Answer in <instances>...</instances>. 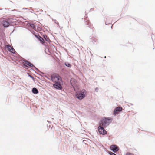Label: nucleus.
<instances>
[{"instance_id":"nucleus-1","label":"nucleus","mask_w":155,"mask_h":155,"mask_svg":"<svg viewBox=\"0 0 155 155\" xmlns=\"http://www.w3.org/2000/svg\"><path fill=\"white\" fill-rule=\"evenodd\" d=\"M87 92L85 90H82L80 92H76L75 95L76 98L79 100H82L85 97Z\"/></svg>"},{"instance_id":"nucleus-2","label":"nucleus","mask_w":155,"mask_h":155,"mask_svg":"<svg viewBox=\"0 0 155 155\" xmlns=\"http://www.w3.org/2000/svg\"><path fill=\"white\" fill-rule=\"evenodd\" d=\"M111 119L110 118H104L100 121V125L104 127H105L109 125L110 123Z\"/></svg>"},{"instance_id":"nucleus-3","label":"nucleus","mask_w":155,"mask_h":155,"mask_svg":"<svg viewBox=\"0 0 155 155\" xmlns=\"http://www.w3.org/2000/svg\"><path fill=\"white\" fill-rule=\"evenodd\" d=\"M51 79L52 81L55 83L58 82H62L61 77L57 74H54L52 75L51 76Z\"/></svg>"},{"instance_id":"nucleus-4","label":"nucleus","mask_w":155,"mask_h":155,"mask_svg":"<svg viewBox=\"0 0 155 155\" xmlns=\"http://www.w3.org/2000/svg\"><path fill=\"white\" fill-rule=\"evenodd\" d=\"M71 84L73 86L74 91L79 89V86L78 84L77 81L74 78H71L70 81Z\"/></svg>"},{"instance_id":"nucleus-5","label":"nucleus","mask_w":155,"mask_h":155,"mask_svg":"<svg viewBox=\"0 0 155 155\" xmlns=\"http://www.w3.org/2000/svg\"><path fill=\"white\" fill-rule=\"evenodd\" d=\"M83 25L85 26L86 27H91V25L90 23L89 20L86 18L83 19Z\"/></svg>"},{"instance_id":"nucleus-6","label":"nucleus","mask_w":155,"mask_h":155,"mask_svg":"<svg viewBox=\"0 0 155 155\" xmlns=\"http://www.w3.org/2000/svg\"><path fill=\"white\" fill-rule=\"evenodd\" d=\"M104 127L100 125L98 127V131L100 134L104 135L107 133L106 131L104 129Z\"/></svg>"},{"instance_id":"nucleus-7","label":"nucleus","mask_w":155,"mask_h":155,"mask_svg":"<svg viewBox=\"0 0 155 155\" xmlns=\"http://www.w3.org/2000/svg\"><path fill=\"white\" fill-rule=\"evenodd\" d=\"M122 110V108L121 107H117L114 110L113 114L114 115H116L119 114L120 112Z\"/></svg>"},{"instance_id":"nucleus-8","label":"nucleus","mask_w":155,"mask_h":155,"mask_svg":"<svg viewBox=\"0 0 155 155\" xmlns=\"http://www.w3.org/2000/svg\"><path fill=\"white\" fill-rule=\"evenodd\" d=\"M62 82H58L55 83L53 85L54 87L57 89L61 90L62 87L61 85V83Z\"/></svg>"},{"instance_id":"nucleus-9","label":"nucleus","mask_w":155,"mask_h":155,"mask_svg":"<svg viewBox=\"0 0 155 155\" xmlns=\"http://www.w3.org/2000/svg\"><path fill=\"white\" fill-rule=\"evenodd\" d=\"M110 148L115 153L117 152L119 150L118 147L117 146L115 145H111L110 147Z\"/></svg>"},{"instance_id":"nucleus-10","label":"nucleus","mask_w":155,"mask_h":155,"mask_svg":"<svg viewBox=\"0 0 155 155\" xmlns=\"http://www.w3.org/2000/svg\"><path fill=\"white\" fill-rule=\"evenodd\" d=\"M1 24L5 27H7L9 26L10 24L8 21L6 20H3L1 22Z\"/></svg>"},{"instance_id":"nucleus-11","label":"nucleus","mask_w":155,"mask_h":155,"mask_svg":"<svg viewBox=\"0 0 155 155\" xmlns=\"http://www.w3.org/2000/svg\"><path fill=\"white\" fill-rule=\"evenodd\" d=\"M24 65L27 67L28 66L32 67L33 66V64L28 61H25Z\"/></svg>"},{"instance_id":"nucleus-12","label":"nucleus","mask_w":155,"mask_h":155,"mask_svg":"<svg viewBox=\"0 0 155 155\" xmlns=\"http://www.w3.org/2000/svg\"><path fill=\"white\" fill-rule=\"evenodd\" d=\"M38 39L41 42L42 44H44L45 43V41L44 39L40 36H39L38 37Z\"/></svg>"},{"instance_id":"nucleus-13","label":"nucleus","mask_w":155,"mask_h":155,"mask_svg":"<svg viewBox=\"0 0 155 155\" xmlns=\"http://www.w3.org/2000/svg\"><path fill=\"white\" fill-rule=\"evenodd\" d=\"M13 19L12 18H8L6 19V20L7 21H8L9 22V24L10 25L11 23H13L14 21H13Z\"/></svg>"},{"instance_id":"nucleus-14","label":"nucleus","mask_w":155,"mask_h":155,"mask_svg":"<svg viewBox=\"0 0 155 155\" xmlns=\"http://www.w3.org/2000/svg\"><path fill=\"white\" fill-rule=\"evenodd\" d=\"M91 41L94 43L98 42L97 39L95 37H92L91 39Z\"/></svg>"},{"instance_id":"nucleus-15","label":"nucleus","mask_w":155,"mask_h":155,"mask_svg":"<svg viewBox=\"0 0 155 155\" xmlns=\"http://www.w3.org/2000/svg\"><path fill=\"white\" fill-rule=\"evenodd\" d=\"M33 93L35 94H37L38 92V90L35 88H33L32 89Z\"/></svg>"},{"instance_id":"nucleus-16","label":"nucleus","mask_w":155,"mask_h":155,"mask_svg":"<svg viewBox=\"0 0 155 155\" xmlns=\"http://www.w3.org/2000/svg\"><path fill=\"white\" fill-rule=\"evenodd\" d=\"M5 47L9 51H10L12 48L10 45H6Z\"/></svg>"},{"instance_id":"nucleus-17","label":"nucleus","mask_w":155,"mask_h":155,"mask_svg":"<svg viewBox=\"0 0 155 155\" xmlns=\"http://www.w3.org/2000/svg\"><path fill=\"white\" fill-rule=\"evenodd\" d=\"M65 65L68 67H71V64H69V63H68V62H66L65 63Z\"/></svg>"},{"instance_id":"nucleus-18","label":"nucleus","mask_w":155,"mask_h":155,"mask_svg":"<svg viewBox=\"0 0 155 155\" xmlns=\"http://www.w3.org/2000/svg\"><path fill=\"white\" fill-rule=\"evenodd\" d=\"M10 52H11L12 53H14L15 52V51L14 49L12 47V48L11 49V50L9 51Z\"/></svg>"},{"instance_id":"nucleus-19","label":"nucleus","mask_w":155,"mask_h":155,"mask_svg":"<svg viewBox=\"0 0 155 155\" xmlns=\"http://www.w3.org/2000/svg\"><path fill=\"white\" fill-rule=\"evenodd\" d=\"M109 153L110 155H117L114 153L111 152H109Z\"/></svg>"},{"instance_id":"nucleus-20","label":"nucleus","mask_w":155,"mask_h":155,"mask_svg":"<svg viewBox=\"0 0 155 155\" xmlns=\"http://www.w3.org/2000/svg\"><path fill=\"white\" fill-rule=\"evenodd\" d=\"M126 155H134L132 153H131L130 152H127L126 153Z\"/></svg>"},{"instance_id":"nucleus-21","label":"nucleus","mask_w":155,"mask_h":155,"mask_svg":"<svg viewBox=\"0 0 155 155\" xmlns=\"http://www.w3.org/2000/svg\"><path fill=\"white\" fill-rule=\"evenodd\" d=\"M31 27H32L33 29H34V28H35V25L34 24H31Z\"/></svg>"}]
</instances>
